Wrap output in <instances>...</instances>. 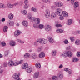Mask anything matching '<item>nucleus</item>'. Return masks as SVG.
Returning <instances> with one entry per match:
<instances>
[{
  "mask_svg": "<svg viewBox=\"0 0 80 80\" xmlns=\"http://www.w3.org/2000/svg\"><path fill=\"white\" fill-rule=\"evenodd\" d=\"M22 69H26V71L28 73H30L32 72V68L30 67H28V64L27 63H24L22 66Z\"/></svg>",
  "mask_w": 80,
  "mask_h": 80,
  "instance_id": "nucleus-1",
  "label": "nucleus"
},
{
  "mask_svg": "<svg viewBox=\"0 0 80 80\" xmlns=\"http://www.w3.org/2000/svg\"><path fill=\"white\" fill-rule=\"evenodd\" d=\"M37 42L40 44H46L48 42V40L44 38H38L37 39Z\"/></svg>",
  "mask_w": 80,
  "mask_h": 80,
  "instance_id": "nucleus-2",
  "label": "nucleus"
},
{
  "mask_svg": "<svg viewBox=\"0 0 80 80\" xmlns=\"http://www.w3.org/2000/svg\"><path fill=\"white\" fill-rule=\"evenodd\" d=\"M62 10L61 9L58 8L56 9V13L59 16H62Z\"/></svg>",
  "mask_w": 80,
  "mask_h": 80,
  "instance_id": "nucleus-3",
  "label": "nucleus"
},
{
  "mask_svg": "<svg viewBox=\"0 0 80 80\" xmlns=\"http://www.w3.org/2000/svg\"><path fill=\"white\" fill-rule=\"evenodd\" d=\"M20 74L19 73H17L14 74L13 76V78L15 79V80H21L19 77Z\"/></svg>",
  "mask_w": 80,
  "mask_h": 80,
  "instance_id": "nucleus-4",
  "label": "nucleus"
},
{
  "mask_svg": "<svg viewBox=\"0 0 80 80\" xmlns=\"http://www.w3.org/2000/svg\"><path fill=\"white\" fill-rule=\"evenodd\" d=\"M32 21H34L35 23L37 24H39L40 22V19L38 18H33L32 19Z\"/></svg>",
  "mask_w": 80,
  "mask_h": 80,
  "instance_id": "nucleus-5",
  "label": "nucleus"
},
{
  "mask_svg": "<svg viewBox=\"0 0 80 80\" xmlns=\"http://www.w3.org/2000/svg\"><path fill=\"white\" fill-rule=\"evenodd\" d=\"M55 5L57 7H62L63 5V3L61 2H56Z\"/></svg>",
  "mask_w": 80,
  "mask_h": 80,
  "instance_id": "nucleus-6",
  "label": "nucleus"
},
{
  "mask_svg": "<svg viewBox=\"0 0 80 80\" xmlns=\"http://www.w3.org/2000/svg\"><path fill=\"white\" fill-rule=\"evenodd\" d=\"M51 28H52L49 25H46L44 27V29L46 32L50 31L51 30Z\"/></svg>",
  "mask_w": 80,
  "mask_h": 80,
  "instance_id": "nucleus-7",
  "label": "nucleus"
},
{
  "mask_svg": "<svg viewBox=\"0 0 80 80\" xmlns=\"http://www.w3.org/2000/svg\"><path fill=\"white\" fill-rule=\"evenodd\" d=\"M45 56V54L43 52H41L39 55V57L40 58H44Z\"/></svg>",
  "mask_w": 80,
  "mask_h": 80,
  "instance_id": "nucleus-8",
  "label": "nucleus"
},
{
  "mask_svg": "<svg viewBox=\"0 0 80 80\" xmlns=\"http://www.w3.org/2000/svg\"><path fill=\"white\" fill-rule=\"evenodd\" d=\"M8 26H10V27H12V26H13L14 25V22L11 21H9L8 22Z\"/></svg>",
  "mask_w": 80,
  "mask_h": 80,
  "instance_id": "nucleus-9",
  "label": "nucleus"
},
{
  "mask_svg": "<svg viewBox=\"0 0 80 80\" xmlns=\"http://www.w3.org/2000/svg\"><path fill=\"white\" fill-rule=\"evenodd\" d=\"M62 16H63V17H64L67 18L68 17V13L65 11H63L62 13Z\"/></svg>",
  "mask_w": 80,
  "mask_h": 80,
  "instance_id": "nucleus-10",
  "label": "nucleus"
},
{
  "mask_svg": "<svg viewBox=\"0 0 80 80\" xmlns=\"http://www.w3.org/2000/svg\"><path fill=\"white\" fill-rule=\"evenodd\" d=\"M67 55L68 57H72V55H73V54L72 52L70 51H68L67 52Z\"/></svg>",
  "mask_w": 80,
  "mask_h": 80,
  "instance_id": "nucleus-11",
  "label": "nucleus"
},
{
  "mask_svg": "<svg viewBox=\"0 0 80 80\" xmlns=\"http://www.w3.org/2000/svg\"><path fill=\"white\" fill-rule=\"evenodd\" d=\"M22 24L24 27H28V22L26 21H23L22 22Z\"/></svg>",
  "mask_w": 80,
  "mask_h": 80,
  "instance_id": "nucleus-12",
  "label": "nucleus"
},
{
  "mask_svg": "<svg viewBox=\"0 0 80 80\" xmlns=\"http://www.w3.org/2000/svg\"><path fill=\"white\" fill-rule=\"evenodd\" d=\"M21 32L19 30L16 31L14 33V36L15 37H18V35H20Z\"/></svg>",
  "mask_w": 80,
  "mask_h": 80,
  "instance_id": "nucleus-13",
  "label": "nucleus"
},
{
  "mask_svg": "<svg viewBox=\"0 0 80 80\" xmlns=\"http://www.w3.org/2000/svg\"><path fill=\"white\" fill-rule=\"evenodd\" d=\"M38 76H39V72H37L34 73L33 77L34 78H37L38 77Z\"/></svg>",
  "mask_w": 80,
  "mask_h": 80,
  "instance_id": "nucleus-14",
  "label": "nucleus"
},
{
  "mask_svg": "<svg viewBox=\"0 0 80 80\" xmlns=\"http://www.w3.org/2000/svg\"><path fill=\"white\" fill-rule=\"evenodd\" d=\"M8 65L9 67H11L13 65V62L12 60H9L8 62Z\"/></svg>",
  "mask_w": 80,
  "mask_h": 80,
  "instance_id": "nucleus-15",
  "label": "nucleus"
},
{
  "mask_svg": "<svg viewBox=\"0 0 80 80\" xmlns=\"http://www.w3.org/2000/svg\"><path fill=\"white\" fill-rule=\"evenodd\" d=\"M8 18L10 20H12L13 18V14L12 13L9 14L8 16Z\"/></svg>",
  "mask_w": 80,
  "mask_h": 80,
  "instance_id": "nucleus-16",
  "label": "nucleus"
},
{
  "mask_svg": "<svg viewBox=\"0 0 80 80\" xmlns=\"http://www.w3.org/2000/svg\"><path fill=\"white\" fill-rule=\"evenodd\" d=\"M7 7L8 8H13V4H11V3H9L7 4Z\"/></svg>",
  "mask_w": 80,
  "mask_h": 80,
  "instance_id": "nucleus-17",
  "label": "nucleus"
},
{
  "mask_svg": "<svg viewBox=\"0 0 80 80\" xmlns=\"http://www.w3.org/2000/svg\"><path fill=\"white\" fill-rule=\"evenodd\" d=\"M24 56L26 58H28L30 57V55L29 53H26L24 55Z\"/></svg>",
  "mask_w": 80,
  "mask_h": 80,
  "instance_id": "nucleus-18",
  "label": "nucleus"
},
{
  "mask_svg": "<svg viewBox=\"0 0 80 80\" xmlns=\"http://www.w3.org/2000/svg\"><path fill=\"white\" fill-rule=\"evenodd\" d=\"M32 59H35L37 58V54L35 53H33L32 55Z\"/></svg>",
  "mask_w": 80,
  "mask_h": 80,
  "instance_id": "nucleus-19",
  "label": "nucleus"
},
{
  "mask_svg": "<svg viewBox=\"0 0 80 80\" xmlns=\"http://www.w3.org/2000/svg\"><path fill=\"white\" fill-rule=\"evenodd\" d=\"M10 45L11 46H15V42L14 41H12L10 42Z\"/></svg>",
  "mask_w": 80,
  "mask_h": 80,
  "instance_id": "nucleus-20",
  "label": "nucleus"
},
{
  "mask_svg": "<svg viewBox=\"0 0 80 80\" xmlns=\"http://www.w3.org/2000/svg\"><path fill=\"white\" fill-rule=\"evenodd\" d=\"M35 66L38 68H40L41 67V65L38 62L36 64Z\"/></svg>",
  "mask_w": 80,
  "mask_h": 80,
  "instance_id": "nucleus-21",
  "label": "nucleus"
},
{
  "mask_svg": "<svg viewBox=\"0 0 80 80\" xmlns=\"http://www.w3.org/2000/svg\"><path fill=\"white\" fill-rule=\"evenodd\" d=\"M49 41L51 43H53L54 42L53 39L51 37H50L49 38Z\"/></svg>",
  "mask_w": 80,
  "mask_h": 80,
  "instance_id": "nucleus-22",
  "label": "nucleus"
},
{
  "mask_svg": "<svg viewBox=\"0 0 80 80\" xmlns=\"http://www.w3.org/2000/svg\"><path fill=\"white\" fill-rule=\"evenodd\" d=\"M72 60L73 62H76L78 61V59L76 58H73L72 59Z\"/></svg>",
  "mask_w": 80,
  "mask_h": 80,
  "instance_id": "nucleus-23",
  "label": "nucleus"
},
{
  "mask_svg": "<svg viewBox=\"0 0 80 80\" xmlns=\"http://www.w3.org/2000/svg\"><path fill=\"white\" fill-rule=\"evenodd\" d=\"M8 30V27L7 26H5L4 27L3 31L4 32H7Z\"/></svg>",
  "mask_w": 80,
  "mask_h": 80,
  "instance_id": "nucleus-24",
  "label": "nucleus"
},
{
  "mask_svg": "<svg viewBox=\"0 0 80 80\" xmlns=\"http://www.w3.org/2000/svg\"><path fill=\"white\" fill-rule=\"evenodd\" d=\"M56 17V14L55 13H52L51 14V17L52 18H54Z\"/></svg>",
  "mask_w": 80,
  "mask_h": 80,
  "instance_id": "nucleus-25",
  "label": "nucleus"
},
{
  "mask_svg": "<svg viewBox=\"0 0 80 80\" xmlns=\"http://www.w3.org/2000/svg\"><path fill=\"white\" fill-rule=\"evenodd\" d=\"M21 12L23 15H27V11L26 10H22Z\"/></svg>",
  "mask_w": 80,
  "mask_h": 80,
  "instance_id": "nucleus-26",
  "label": "nucleus"
},
{
  "mask_svg": "<svg viewBox=\"0 0 80 80\" xmlns=\"http://www.w3.org/2000/svg\"><path fill=\"white\" fill-rule=\"evenodd\" d=\"M57 33H63V30L62 29H58L56 30Z\"/></svg>",
  "mask_w": 80,
  "mask_h": 80,
  "instance_id": "nucleus-27",
  "label": "nucleus"
},
{
  "mask_svg": "<svg viewBox=\"0 0 80 80\" xmlns=\"http://www.w3.org/2000/svg\"><path fill=\"white\" fill-rule=\"evenodd\" d=\"M31 10L32 12H37V8H36L32 7L31 8Z\"/></svg>",
  "mask_w": 80,
  "mask_h": 80,
  "instance_id": "nucleus-28",
  "label": "nucleus"
},
{
  "mask_svg": "<svg viewBox=\"0 0 80 80\" xmlns=\"http://www.w3.org/2000/svg\"><path fill=\"white\" fill-rule=\"evenodd\" d=\"M75 44L76 45H80V41L79 40H77L75 42Z\"/></svg>",
  "mask_w": 80,
  "mask_h": 80,
  "instance_id": "nucleus-29",
  "label": "nucleus"
},
{
  "mask_svg": "<svg viewBox=\"0 0 80 80\" xmlns=\"http://www.w3.org/2000/svg\"><path fill=\"white\" fill-rule=\"evenodd\" d=\"M72 20L71 19H69L68 20V22L67 23V24L68 25H71V24H72Z\"/></svg>",
  "mask_w": 80,
  "mask_h": 80,
  "instance_id": "nucleus-30",
  "label": "nucleus"
},
{
  "mask_svg": "<svg viewBox=\"0 0 80 80\" xmlns=\"http://www.w3.org/2000/svg\"><path fill=\"white\" fill-rule=\"evenodd\" d=\"M33 27L35 28H38V24H34Z\"/></svg>",
  "mask_w": 80,
  "mask_h": 80,
  "instance_id": "nucleus-31",
  "label": "nucleus"
},
{
  "mask_svg": "<svg viewBox=\"0 0 80 80\" xmlns=\"http://www.w3.org/2000/svg\"><path fill=\"white\" fill-rule=\"evenodd\" d=\"M44 27V26L43 24H39L38 25V28H40V29H42V28H43Z\"/></svg>",
  "mask_w": 80,
  "mask_h": 80,
  "instance_id": "nucleus-32",
  "label": "nucleus"
},
{
  "mask_svg": "<svg viewBox=\"0 0 80 80\" xmlns=\"http://www.w3.org/2000/svg\"><path fill=\"white\" fill-rule=\"evenodd\" d=\"M74 7L75 8L76 7H78L79 5L78 4V2H76L74 3Z\"/></svg>",
  "mask_w": 80,
  "mask_h": 80,
  "instance_id": "nucleus-33",
  "label": "nucleus"
},
{
  "mask_svg": "<svg viewBox=\"0 0 80 80\" xmlns=\"http://www.w3.org/2000/svg\"><path fill=\"white\" fill-rule=\"evenodd\" d=\"M0 8H5V6L4 5V4L2 3H0Z\"/></svg>",
  "mask_w": 80,
  "mask_h": 80,
  "instance_id": "nucleus-34",
  "label": "nucleus"
},
{
  "mask_svg": "<svg viewBox=\"0 0 80 80\" xmlns=\"http://www.w3.org/2000/svg\"><path fill=\"white\" fill-rule=\"evenodd\" d=\"M57 53V52L56 51H53L52 54V56H55L56 55V53Z\"/></svg>",
  "mask_w": 80,
  "mask_h": 80,
  "instance_id": "nucleus-35",
  "label": "nucleus"
},
{
  "mask_svg": "<svg viewBox=\"0 0 80 80\" xmlns=\"http://www.w3.org/2000/svg\"><path fill=\"white\" fill-rule=\"evenodd\" d=\"M52 79L53 80H57L58 79V77L56 76H54L52 77Z\"/></svg>",
  "mask_w": 80,
  "mask_h": 80,
  "instance_id": "nucleus-36",
  "label": "nucleus"
},
{
  "mask_svg": "<svg viewBox=\"0 0 80 80\" xmlns=\"http://www.w3.org/2000/svg\"><path fill=\"white\" fill-rule=\"evenodd\" d=\"M63 57H66L67 56V53H65V52H63L62 54L61 55Z\"/></svg>",
  "mask_w": 80,
  "mask_h": 80,
  "instance_id": "nucleus-37",
  "label": "nucleus"
},
{
  "mask_svg": "<svg viewBox=\"0 0 80 80\" xmlns=\"http://www.w3.org/2000/svg\"><path fill=\"white\" fill-rule=\"evenodd\" d=\"M38 42L37 40V41H36L34 42L33 45L34 46V47H37V46H38Z\"/></svg>",
  "mask_w": 80,
  "mask_h": 80,
  "instance_id": "nucleus-38",
  "label": "nucleus"
},
{
  "mask_svg": "<svg viewBox=\"0 0 80 80\" xmlns=\"http://www.w3.org/2000/svg\"><path fill=\"white\" fill-rule=\"evenodd\" d=\"M28 7H29V5L28 4H26L24 6V9H27V8H28Z\"/></svg>",
  "mask_w": 80,
  "mask_h": 80,
  "instance_id": "nucleus-39",
  "label": "nucleus"
},
{
  "mask_svg": "<svg viewBox=\"0 0 80 80\" xmlns=\"http://www.w3.org/2000/svg\"><path fill=\"white\" fill-rule=\"evenodd\" d=\"M50 16V14H45V16L46 18H49Z\"/></svg>",
  "mask_w": 80,
  "mask_h": 80,
  "instance_id": "nucleus-40",
  "label": "nucleus"
},
{
  "mask_svg": "<svg viewBox=\"0 0 80 80\" xmlns=\"http://www.w3.org/2000/svg\"><path fill=\"white\" fill-rule=\"evenodd\" d=\"M17 42H19V43H24V42L23 41H22L20 40V39H18L17 40Z\"/></svg>",
  "mask_w": 80,
  "mask_h": 80,
  "instance_id": "nucleus-41",
  "label": "nucleus"
},
{
  "mask_svg": "<svg viewBox=\"0 0 80 80\" xmlns=\"http://www.w3.org/2000/svg\"><path fill=\"white\" fill-rule=\"evenodd\" d=\"M19 65L18 61H16L14 63H13V65L16 66Z\"/></svg>",
  "mask_w": 80,
  "mask_h": 80,
  "instance_id": "nucleus-42",
  "label": "nucleus"
},
{
  "mask_svg": "<svg viewBox=\"0 0 80 80\" xmlns=\"http://www.w3.org/2000/svg\"><path fill=\"white\" fill-rule=\"evenodd\" d=\"M70 40H71L72 42H74L75 41V39H74V38L73 37H71L70 38Z\"/></svg>",
  "mask_w": 80,
  "mask_h": 80,
  "instance_id": "nucleus-43",
  "label": "nucleus"
},
{
  "mask_svg": "<svg viewBox=\"0 0 80 80\" xmlns=\"http://www.w3.org/2000/svg\"><path fill=\"white\" fill-rule=\"evenodd\" d=\"M46 13L47 14H50V11L48 9H47L46 11Z\"/></svg>",
  "mask_w": 80,
  "mask_h": 80,
  "instance_id": "nucleus-44",
  "label": "nucleus"
},
{
  "mask_svg": "<svg viewBox=\"0 0 80 80\" xmlns=\"http://www.w3.org/2000/svg\"><path fill=\"white\" fill-rule=\"evenodd\" d=\"M42 1L44 3H48L50 2V0H42Z\"/></svg>",
  "mask_w": 80,
  "mask_h": 80,
  "instance_id": "nucleus-45",
  "label": "nucleus"
},
{
  "mask_svg": "<svg viewBox=\"0 0 80 80\" xmlns=\"http://www.w3.org/2000/svg\"><path fill=\"white\" fill-rule=\"evenodd\" d=\"M2 46H3V47H4L6 45V43H5V42H2L1 43Z\"/></svg>",
  "mask_w": 80,
  "mask_h": 80,
  "instance_id": "nucleus-46",
  "label": "nucleus"
},
{
  "mask_svg": "<svg viewBox=\"0 0 80 80\" xmlns=\"http://www.w3.org/2000/svg\"><path fill=\"white\" fill-rule=\"evenodd\" d=\"M37 51L38 52H41L42 51V48H38L37 49Z\"/></svg>",
  "mask_w": 80,
  "mask_h": 80,
  "instance_id": "nucleus-47",
  "label": "nucleus"
},
{
  "mask_svg": "<svg viewBox=\"0 0 80 80\" xmlns=\"http://www.w3.org/2000/svg\"><path fill=\"white\" fill-rule=\"evenodd\" d=\"M68 72L69 75L72 74V70L71 69H68Z\"/></svg>",
  "mask_w": 80,
  "mask_h": 80,
  "instance_id": "nucleus-48",
  "label": "nucleus"
},
{
  "mask_svg": "<svg viewBox=\"0 0 80 80\" xmlns=\"http://www.w3.org/2000/svg\"><path fill=\"white\" fill-rule=\"evenodd\" d=\"M58 76L60 78H63V75L62 74H59Z\"/></svg>",
  "mask_w": 80,
  "mask_h": 80,
  "instance_id": "nucleus-49",
  "label": "nucleus"
},
{
  "mask_svg": "<svg viewBox=\"0 0 80 80\" xmlns=\"http://www.w3.org/2000/svg\"><path fill=\"white\" fill-rule=\"evenodd\" d=\"M64 42L65 44H68V40H65Z\"/></svg>",
  "mask_w": 80,
  "mask_h": 80,
  "instance_id": "nucleus-50",
  "label": "nucleus"
},
{
  "mask_svg": "<svg viewBox=\"0 0 80 80\" xmlns=\"http://www.w3.org/2000/svg\"><path fill=\"white\" fill-rule=\"evenodd\" d=\"M60 17H59V19L60 20H63L64 18H63V16H60Z\"/></svg>",
  "mask_w": 80,
  "mask_h": 80,
  "instance_id": "nucleus-51",
  "label": "nucleus"
},
{
  "mask_svg": "<svg viewBox=\"0 0 80 80\" xmlns=\"http://www.w3.org/2000/svg\"><path fill=\"white\" fill-rule=\"evenodd\" d=\"M56 27H62V25L60 24H56Z\"/></svg>",
  "mask_w": 80,
  "mask_h": 80,
  "instance_id": "nucleus-52",
  "label": "nucleus"
},
{
  "mask_svg": "<svg viewBox=\"0 0 80 80\" xmlns=\"http://www.w3.org/2000/svg\"><path fill=\"white\" fill-rule=\"evenodd\" d=\"M23 61L22 60H20L19 62H18V63L19 65V64H21L22 63H23Z\"/></svg>",
  "mask_w": 80,
  "mask_h": 80,
  "instance_id": "nucleus-53",
  "label": "nucleus"
},
{
  "mask_svg": "<svg viewBox=\"0 0 80 80\" xmlns=\"http://www.w3.org/2000/svg\"><path fill=\"white\" fill-rule=\"evenodd\" d=\"M28 19H29V20H31L32 21V18H32V16H28Z\"/></svg>",
  "mask_w": 80,
  "mask_h": 80,
  "instance_id": "nucleus-54",
  "label": "nucleus"
},
{
  "mask_svg": "<svg viewBox=\"0 0 80 80\" xmlns=\"http://www.w3.org/2000/svg\"><path fill=\"white\" fill-rule=\"evenodd\" d=\"M18 3H15L14 4H12L13 7H15V6H16V5H18Z\"/></svg>",
  "mask_w": 80,
  "mask_h": 80,
  "instance_id": "nucleus-55",
  "label": "nucleus"
},
{
  "mask_svg": "<svg viewBox=\"0 0 80 80\" xmlns=\"http://www.w3.org/2000/svg\"><path fill=\"white\" fill-rule=\"evenodd\" d=\"M77 55L78 57H80V52H77Z\"/></svg>",
  "mask_w": 80,
  "mask_h": 80,
  "instance_id": "nucleus-56",
  "label": "nucleus"
},
{
  "mask_svg": "<svg viewBox=\"0 0 80 80\" xmlns=\"http://www.w3.org/2000/svg\"><path fill=\"white\" fill-rule=\"evenodd\" d=\"M71 48V47L69 46L66 48L67 50H70Z\"/></svg>",
  "mask_w": 80,
  "mask_h": 80,
  "instance_id": "nucleus-57",
  "label": "nucleus"
},
{
  "mask_svg": "<svg viewBox=\"0 0 80 80\" xmlns=\"http://www.w3.org/2000/svg\"><path fill=\"white\" fill-rule=\"evenodd\" d=\"M63 68V65L61 64L60 65V66L59 67V68Z\"/></svg>",
  "mask_w": 80,
  "mask_h": 80,
  "instance_id": "nucleus-58",
  "label": "nucleus"
},
{
  "mask_svg": "<svg viewBox=\"0 0 80 80\" xmlns=\"http://www.w3.org/2000/svg\"><path fill=\"white\" fill-rule=\"evenodd\" d=\"M28 0H25L24 1V3L25 4L28 3Z\"/></svg>",
  "mask_w": 80,
  "mask_h": 80,
  "instance_id": "nucleus-59",
  "label": "nucleus"
},
{
  "mask_svg": "<svg viewBox=\"0 0 80 80\" xmlns=\"http://www.w3.org/2000/svg\"><path fill=\"white\" fill-rule=\"evenodd\" d=\"M68 69L67 68H65L64 69V71H65L66 72H68Z\"/></svg>",
  "mask_w": 80,
  "mask_h": 80,
  "instance_id": "nucleus-60",
  "label": "nucleus"
},
{
  "mask_svg": "<svg viewBox=\"0 0 80 80\" xmlns=\"http://www.w3.org/2000/svg\"><path fill=\"white\" fill-rule=\"evenodd\" d=\"M3 65L4 67H7V62H5L4 63Z\"/></svg>",
  "mask_w": 80,
  "mask_h": 80,
  "instance_id": "nucleus-61",
  "label": "nucleus"
},
{
  "mask_svg": "<svg viewBox=\"0 0 80 80\" xmlns=\"http://www.w3.org/2000/svg\"><path fill=\"white\" fill-rule=\"evenodd\" d=\"M4 55L5 56H7L8 55V52H6Z\"/></svg>",
  "mask_w": 80,
  "mask_h": 80,
  "instance_id": "nucleus-62",
  "label": "nucleus"
},
{
  "mask_svg": "<svg viewBox=\"0 0 80 80\" xmlns=\"http://www.w3.org/2000/svg\"><path fill=\"white\" fill-rule=\"evenodd\" d=\"M74 0H71V3H72V5L74 3Z\"/></svg>",
  "mask_w": 80,
  "mask_h": 80,
  "instance_id": "nucleus-63",
  "label": "nucleus"
},
{
  "mask_svg": "<svg viewBox=\"0 0 80 80\" xmlns=\"http://www.w3.org/2000/svg\"><path fill=\"white\" fill-rule=\"evenodd\" d=\"M55 8V6H52L51 7L52 9H54V8Z\"/></svg>",
  "mask_w": 80,
  "mask_h": 80,
  "instance_id": "nucleus-64",
  "label": "nucleus"
}]
</instances>
